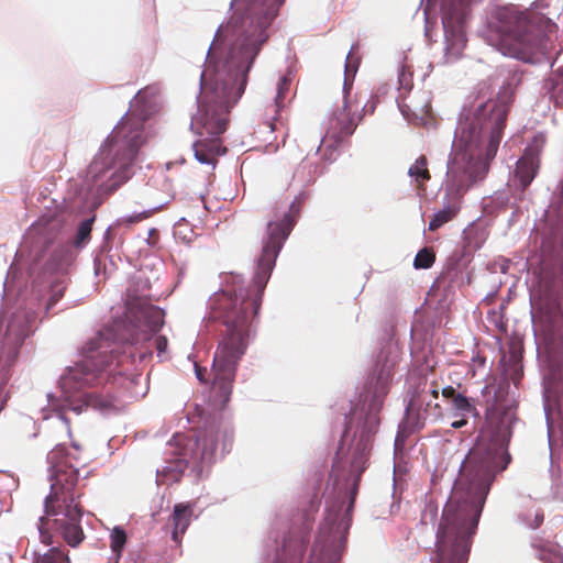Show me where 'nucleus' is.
Wrapping results in <instances>:
<instances>
[{
    "label": "nucleus",
    "mask_w": 563,
    "mask_h": 563,
    "mask_svg": "<svg viewBox=\"0 0 563 563\" xmlns=\"http://www.w3.org/2000/svg\"><path fill=\"white\" fill-rule=\"evenodd\" d=\"M408 176L411 184L419 190H424V184L430 180V172L428 168V159L424 155H420L408 168Z\"/></svg>",
    "instance_id": "obj_15"
},
{
    "label": "nucleus",
    "mask_w": 563,
    "mask_h": 563,
    "mask_svg": "<svg viewBox=\"0 0 563 563\" xmlns=\"http://www.w3.org/2000/svg\"><path fill=\"white\" fill-rule=\"evenodd\" d=\"M398 81H399V90H400L399 98H402L404 92L409 91L412 87L411 74H408L405 70H401L399 74Z\"/></svg>",
    "instance_id": "obj_29"
},
{
    "label": "nucleus",
    "mask_w": 563,
    "mask_h": 563,
    "mask_svg": "<svg viewBox=\"0 0 563 563\" xmlns=\"http://www.w3.org/2000/svg\"><path fill=\"white\" fill-rule=\"evenodd\" d=\"M232 440L233 430L229 423H210L199 431L190 448H188L189 443L186 444L173 462H168L157 470V483L178 482L190 462L202 465L211 464L218 456H222L230 450Z\"/></svg>",
    "instance_id": "obj_9"
},
{
    "label": "nucleus",
    "mask_w": 563,
    "mask_h": 563,
    "mask_svg": "<svg viewBox=\"0 0 563 563\" xmlns=\"http://www.w3.org/2000/svg\"><path fill=\"white\" fill-rule=\"evenodd\" d=\"M336 126L335 130H338V133L340 135H350L352 134L355 122L354 117L351 115L349 111V106L346 99H344L343 109L340 112L338 117H335Z\"/></svg>",
    "instance_id": "obj_19"
},
{
    "label": "nucleus",
    "mask_w": 563,
    "mask_h": 563,
    "mask_svg": "<svg viewBox=\"0 0 563 563\" xmlns=\"http://www.w3.org/2000/svg\"><path fill=\"white\" fill-rule=\"evenodd\" d=\"M545 134L542 132L537 133L531 140V142L528 144L523 154H529L530 156H532V158L540 159L539 156L545 145Z\"/></svg>",
    "instance_id": "obj_23"
},
{
    "label": "nucleus",
    "mask_w": 563,
    "mask_h": 563,
    "mask_svg": "<svg viewBox=\"0 0 563 563\" xmlns=\"http://www.w3.org/2000/svg\"><path fill=\"white\" fill-rule=\"evenodd\" d=\"M294 224L295 220L290 213L284 214L280 221L267 223L261 255L256 261L253 278L256 292L253 296L244 287V280L240 275L230 274L225 278L224 288L214 292L208 301L209 319L219 320L225 327L212 364V394L216 407H224L230 400L236 366L251 338L252 318L258 312L262 294Z\"/></svg>",
    "instance_id": "obj_3"
},
{
    "label": "nucleus",
    "mask_w": 563,
    "mask_h": 563,
    "mask_svg": "<svg viewBox=\"0 0 563 563\" xmlns=\"http://www.w3.org/2000/svg\"><path fill=\"white\" fill-rule=\"evenodd\" d=\"M33 563H70L68 554L58 548H52L46 553L36 555Z\"/></svg>",
    "instance_id": "obj_20"
},
{
    "label": "nucleus",
    "mask_w": 563,
    "mask_h": 563,
    "mask_svg": "<svg viewBox=\"0 0 563 563\" xmlns=\"http://www.w3.org/2000/svg\"><path fill=\"white\" fill-rule=\"evenodd\" d=\"M512 95L511 87L504 86L495 99H478L473 111L461 115L448 162L444 205L429 222V230L451 221L462 196L487 174L503 140Z\"/></svg>",
    "instance_id": "obj_4"
},
{
    "label": "nucleus",
    "mask_w": 563,
    "mask_h": 563,
    "mask_svg": "<svg viewBox=\"0 0 563 563\" xmlns=\"http://www.w3.org/2000/svg\"><path fill=\"white\" fill-rule=\"evenodd\" d=\"M194 512V504H177L174 507L172 514V522L174 526L173 529V540L178 542L180 537L185 533L187 528L189 527Z\"/></svg>",
    "instance_id": "obj_14"
},
{
    "label": "nucleus",
    "mask_w": 563,
    "mask_h": 563,
    "mask_svg": "<svg viewBox=\"0 0 563 563\" xmlns=\"http://www.w3.org/2000/svg\"><path fill=\"white\" fill-rule=\"evenodd\" d=\"M540 168V159L532 158L529 154H523L516 163L514 170V177L511 179L512 185L520 192L517 199L522 200L525 197V190L536 178Z\"/></svg>",
    "instance_id": "obj_13"
},
{
    "label": "nucleus",
    "mask_w": 563,
    "mask_h": 563,
    "mask_svg": "<svg viewBox=\"0 0 563 563\" xmlns=\"http://www.w3.org/2000/svg\"><path fill=\"white\" fill-rule=\"evenodd\" d=\"M139 320L144 321L148 331L139 334L133 332L129 338L113 334V329H106L91 338L81 349L82 360L69 366L60 376L59 385L68 402V407L76 413L91 408L102 413L117 408L114 397L103 396L96 391H84L85 388L103 385L112 378L113 384L129 388L135 376L123 373L124 361L128 356H113L120 343L129 345L152 339L164 323V312L156 307H145L140 311Z\"/></svg>",
    "instance_id": "obj_5"
},
{
    "label": "nucleus",
    "mask_w": 563,
    "mask_h": 563,
    "mask_svg": "<svg viewBox=\"0 0 563 563\" xmlns=\"http://www.w3.org/2000/svg\"><path fill=\"white\" fill-rule=\"evenodd\" d=\"M285 0H232V15L218 27L209 46L200 86L203 100L190 128L199 135L192 144L200 164L214 166L227 150L220 135L227 129V114L244 93L253 63L268 41L272 25Z\"/></svg>",
    "instance_id": "obj_2"
},
{
    "label": "nucleus",
    "mask_w": 563,
    "mask_h": 563,
    "mask_svg": "<svg viewBox=\"0 0 563 563\" xmlns=\"http://www.w3.org/2000/svg\"><path fill=\"white\" fill-rule=\"evenodd\" d=\"M482 0H441L440 11L445 38V57L456 59L465 47L464 24L473 5Z\"/></svg>",
    "instance_id": "obj_11"
},
{
    "label": "nucleus",
    "mask_w": 563,
    "mask_h": 563,
    "mask_svg": "<svg viewBox=\"0 0 563 563\" xmlns=\"http://www.w3.org/2000/svg\"><path fill=\"white\" fill-rule=\"evenodd\" d=\"M459 393L455 391V389L452 386L444 387L442 389V396L444 398L453 400L454 396H456Z\"/></svg>",
    "instance_id": "obj_33"
},
{
    "label": "nucleus",
    "mask_w": 563,
    "mask_h": 563,
    "mask_svg": "<svg viewBox=\"0 0 563 563\" xmlns=\"http://www.w3.org/2000/svg\"><path fill=\"white\" fill-rule=\"evenodd\" d=\"M154 344L156 346L158 355H162L167 349V339L165 336H155Z\"/></svg>",
    "instance_id": "obj_31"
},
{
    "label": "nucleus",
    "mask_w": 563,
    "mask_h": 563,
    "mask_svg": "<svg viewBox=\"0 0 563 563\" xmlns=\"http://www.w3.org/2000/svg\"><path fill=\"white\" fill-rule=\"evenodd\" d=\"M434 262V255L428 249L420 250L413 261L416 268H429Z\"/></svg>",
    "instance_id": "obj_28"
},
{
    "label": "nucleus",
    "mask_w": 563,
    "mask_h": 563,
    "mask_svg": "<svg viewBox=\"0 0 563 563\" xmlns=\"http://www.w3.org/2000/svg\"><path fill=\"white\" fill-rule=\"evenodd\" d=\"M543 514L539 510H537L534 512V519L532 522H527L528 527L531 528V529H537L541 526V523L543 522Z\"/></svg>",
    "instance_id": "obj_32"
},
{
    "label": "nucleus",
    "mask_w": 563,
    "mask_h": 563,
    "mask_svg": "<svg viewBox=\"0 0 563 563\" xmlns=\"http://www.w3.org/2000/svg\"><path fill=\"white\" fill-rule=\"evenodd\" d=\"M207 372L206 368H201L197 363H195V373H196V377L201 382V383H205L206 382V378H205V373Z\"/></svg>",
    "instance_id": "obj_34"
},
{
    "label": "nucleus",
    "mask_w": 563,
    "mask_h": 563,
    "mask_svg": "<svg viewBox=\"0 0 563 563\" xmlns=\"http://www.w3.org/2000/svg\"><path fill=\"white\" fill-rule=\"evenodd\" d=\"M292 542L290 540H284L282 553H277L278 560H282L284 555L290 554L291 563H295L302 555L303 542L296 543L294 547V554H291Z\"/></svg>",
    "instance_id": "obj_26"
},
{
    "label": "nucleus",
    "mask_w": 563,
    "mask_h": 563,
    "mask_svg": "<svg viewBox=\"0 0 563 563\" xmlns=\"http://www.w3.org/2000/svg\"><path fill=\"white\" fill-rule=\"evenodd\" d=\"M161 208H162V205L152 207L150 209L142 210L140 212H133L131 214L122 216L114 221V223L109 228V230L110 229L129 228L135 223H139V222L150 218L155 211H158Z\"/></svg>",
    "instance_id": "obj_17"
},
{
    "label": "nucleus",
    "mask_w": 563,
    "mask_h": 563,
    "mask_svg": "<svg viewBox=\"0 0 563 563\" xmlns=\"http://www.w3.org/2000/svg\"><path fill=\"white\" fill-rule=\"evenodd\" d=\"M521 353L512 349L501 358L504 377L486 385L485 424L475 445L463 460L460 474L438 520V506L428 501L422 525H437L433 563H467L472 538L496 477L511 462L508 446L517 421L518 387L522 376Z\"/></svg>",
    "instance_id": "obj_1"
},
{
    "label": "nucleus",
    "mask_w": 563,
    "mask_h": 563,
    "mask_svg": "<svg viewBox=\"0 0 563 563\" xmlns=\"http://www.w3.org/2000/svg\"><path fill=\"white\" fill-rule=\"evenodd\" d=\"M64 286L62 284H56L53 286V294L49 298L48 308H51L54 303L58 301V299L63 296Z\"/></svg>",
    "instance_id": "obj_30"
},
{
    "label": "nucleus",
    "mask_w": 563,
    "mask_h": 563,
    "mask_svg": "<svg viewBox=\"0 0 563 563\" xmlns=\"http://www.w3.org/2000/svg\"><path fill=\"white\" fill-rule=\"evenodd\" d=\"M556 33L558 25L543 14L500 7L488 22L485 38L505 56L538 64L549 59Z\"/></svg>",
    "instance_id": "obj_8"
},
{
    "label": "nucleus",
    "mask_w": 563,
    "mask_h": 563,
    "mask_svg": "<svg viewBox=\"0 0 563 563\" xmlns=\"http://www.w3.org/2000/svg\"><path fill=\"white\" fill-rule=\"evenodd\" d=\"M291 77L290 74L282 76L277 82V93L275 97V103L278 108L284 107V101L289 93Z\"/></svg>",
    "instance_id": "obj_24"
},
{
    "label": "nucleus",
    "mask_w": 563,
    "mask_h": 563,
    "mask_svg": "<svg viewBox=\"0 0 563 563\" xmlns=\"http://www.w3.org/2000/svg\"><path fill=\"white\" fill-rule=\"evenodd\" d=\"M331 125H334L333 128L335 129V126H336L335 120L333 122H331Z\"/></svg>",
    "instance_id": "obj_40"
},
{
    "label": "nucleus",
    "mask_w": 563,
    "mask_h": 563,
    "mask_svg": "<svg viewBox=\"0 0 563 563\" xmlns=\"http://www.w3.org/2000/svg\"><path fill=\"white\" fill-rule=\"evenodd\" d=\"M59 418L65 422V424L67 426V429L69 430L68 421L64 418V416L60 415Z\"/></svg>",
    "instance_id": "obj_38"
},
{
    "label": "nucleus",
    "mask_w": 563,
    "mask_h": 563,
    "mask_svg": "<svg viewBox=\"0 0 563 563\" xmlns=\"http://www.w3.org/2000/svg\"><path fill=\"white\" fill-rule=\"evenodd\" d=\"M73 448H74V450H76V451H78V449H79L77 444H73Z\"/></svg>",
    "instance_id": "obj_39"
},
{
    "label": "nucleus",
    "mask_w": 563,
    "mask_h": 563,
    "mask_svg": "<svg viewBox=\"0 0 563 563\" xmlns=\"http://www.w3.org/2000/svg\"><path fill=\"white\" fill-rule=\"evenodd\" d=\"M184 441H185L184 435H177L174 438L173 442H169V446L170 448L179 446V445L184 444Z\"/></svg>",
    "instance_id": "obj_36"
},
{
    "label": "nucleus",
    "mask_w": 563,
    "mask_h": 563,
    "mask_svg": "<svg viewBox=\"0 0 563 563\" xmlns=\"http://www.w3.org/2000/svg\"><path fill=\"white\" fill-rule=\"evenodd\" d=\"M430 395L432 396V398H438L439 390L437 388H432L430 389Z\"/></svg>",
    "instance_id": "obj_37"
},
{
    "label": "nucleus",
    "mask_w": 563,
    "mask_h": 563,
    "mask_svg": "<svg viewBox=\"0 0 563 563\" xmlns=\"http://www.w3.org/2000/svg\"><path fill=\"white\" fill-rule=\"evenodd\" d=\"M398 107H399L400 112L405 117V119L410 121V120H412V117L416 118V117L420 115V118H422L423 114H427L429 104L426 103L424 106L418 108L415 104H411V103L408 104V103H405L404 101H399Z\"/></svg>",
    "instance_id": "obj_25"
},
{
    "label": "nucleus",
    "mask_w": 563,
    "mask_h": 563,
    "mask_svg": "<svg viewBox=\"0 0 563 563\" xmlns=\"http://www.w3.org/2000/svg\"><path fill=\"white\" fill-rule=\"evenodd\" d=\"M158 95L157 86L136 93L131 112L113 128L87 169L85 184L89 190L109 195L131 178L137 153L145 143L144 122L157 111Z\"/></svg>",
    "instance_id": "obj_6"
},
{
    "label": "nucleus",
    "mask_w": 563,
    "mask_h": 563,
    "mask_svg": "<svg viewBox=\"0 0 563 563\" xmlns=\"http://www.w3.org/2000/svg\"><path fill=\"white\" fill-rule=\"evenodd\" d=\"M62 228V220L56 214H43L34 222L24 235L25 242L46 246L57 235Z\"/></svg>",
    "instance_id": "obj_12"
},
{
    "label": "nucleus",
    "mask_w": 563,
    "mask_h": 563,
    "mask_svg": "<svg viewBox=\"0 0 563 563\" xmlns=\"http://www.w3.org/2000/svg\"><path fill=\"white\" fill-rule=\"evenodd\" d=\"M30 322L29 316L18 312L11 317L5 330L0 327V411L9 398L11 367L18 358L24 339L29 335Z\"/></svg>",
    "instance_id": "obj_10"
},
{
    "label": "nucleus",
    "mask_w": 563,
    "mask_h": 563,
    "mask_svg": "<svg viewBox=\"0 0 563 563\" xmlns=\"http://www.w3.org/2000/svg\"><path fill=\"white\" fill-rule=\"evenodd\" d=\"M466 424V418H459L451 422V427L454 429H460Z\"/></svg>",
    "instance_id": "obj_35"
},
{
    "label": "nucleus",
    "mask_w": 563,
    "mask_h": 563,
    "mask_svg": "<svg viewBox=\"0 0 563 563\" xmlns=\"http://www.w3.org/2000/svg\"><path fill=\"white\" fill-rule=\"evenodd\" d=\"M126 543V533L120 527H114L110 533V548L117 559L122 554L124 545Z\"/></svg>",
    "instance_id": "obj_21"
},
{
    "label": "nucleus",
    "mask_w": 563,
    "mask_h": 563,
    "mask_svg": "<svg viewBox=\"0 0 563 563\" xmlns=\"http://www.w3.org/2000/svg\"><path fill=\"white\" fill-rule=\"evenodd\" d=\"M93 221L95 217H91L80 222L74 239L75 246L81 247L90 240Z\"/></svg>",
    "instance_id": "obj_22"
},
{
    "label": "nucleus",
    "mask_w": 563,
    "mask_h": 563,
    "mask_svg": "<svg viewBox=\"0 0 563 563\" xmlns=\"http://www.w3.org/2000/svg\"><path fill=\"white\" fill-rule=\"evenodd\" d=\"M51 493L45 498V515L38 520L37 529L43 543H52L51 530L59 532L63 539L76 547L84 540L80 526L82 511L79 505L81 489L79 479L87 472L81 470L85 461L57 444L48 454Z\"/></svg>",
    "instance_id": "obj_7"
},
{
    "label": "nucleus",
    "mask_w": 563,
    "mask_h": 563,
    "mask_svg": "<svg viewBox=\"0 0 563 563\" xmlns=\"http://www.w3.org/2000/svg\"><path fill=\"white\" fill-rule=\"evenodd\" d=\"M537 556L544 563H563V549L553 542L534 544Z\"/></svg>",
    "instance_id": "obj_16"
},
{
    "label": "nucleus",
    "mask_w": 563,
    "mask_h": 563,
    "mask_svg": "<svg viewBox=\"0 0 563 563\" xmlns=\"http://www.w3.org/2000/svg\"><path fill=\"white\" fill-rule=\"evenodd\" d=\"M353 49H354V46L352 47L351 51H353ZM357 65H358L357 59L354 60L352 52H350L346 56L345 70H344L345 78H344L343 90H344L345 95L347 93V89H349V78L354 77V75L357 71Z\"/></svg>",
    "instance_id": "obj_27"
},
{
    "label": "nucleus",
    "mask_w": 563,
    "mask_h": 563,
    "mask_svg": "<svg viewBox=\"0 0 563 563\" xmlns=\"http://www.w3.org/2000/svg\"><path fill=\"white\" fill-rule=\"evenodd\" d=\"M153 233H155V230H154V229H151V231H150V235H151V234H153Z\"/></svg>",
    "instance_id": "obj_41"
},
{
    "label": "nucleus",
    "mask_w": 563,
    "mask_h": 563,
    "mask_svg": "<svg viewBox=\"0 0 563 563\" xmlns=\"http://www.w3.org/2000/svg\"><path fill=\"white\" fill-rule=\"evenodd\" d=\"M451 410L455 418H467L476 411L474 402L462 394L454 396L451 401Z\"/></svg>",
    "instance_id": "obj_18"
}]
</instances>
